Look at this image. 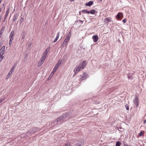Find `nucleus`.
<instances>
[{"mask_svg": "<svg viewBox=\"0 0 146 146\" xmlns=\"http://www.w3.org/2000/svg\"><path fill=\"white\" fill-rule=\"evenodd\" d=\"M85 62V61H84L82 62V64L77 66L76 67L74 68V72L75 73H77L80 70L81 68L82 69L84 68L86 66V64L84 63Z\"/></svg>", "mask_w": 146, "mask_h": 146, "instance_id": "nucleus-1", "label": "nucleus"}, {"mask_svg": "<svg viewBox=\"0 0 146 146\" xmlns=\"http://www.w3.org/2000/svg\"><path fill=\"white\" fill-rule=\"evenodd\" d=\"M39 129V128L38 127H33V128H31L29 131H27L26 133L27 134H32L33 133L37 131Z\"/></svg>", "mask_w": 146, "mask_h": 146, "instance_id": "nucleus-2", "label": "nucleus"}, {"mask_svg": "<svg viewBox=\"0 0 146 146\" xmlns=\"http://www.w3.org/2000/svg\"><path fill=\"white\" fill-rule=\"evenodd\" d=\"M61 62L62 61L60 59L58 60V62L57 63L56 65H55L53 69V72H56L58 68V67L60 65L61 63Z\"/></svg>", "mask_w": 146, "mask_h": 146, "instance_id": "nucleus-3", "label": "nucleus"}, {"mask_svg": "<svg viewBox=\"0 0 146 146\" xmlns=\"http://www.w3.org/2000/svg\"><path fill=\"white\" fill-rule=\"evenodd\" d=\"M5 48V46H3L0 50V56L1 58L2 59H3L4 58L3 55L4 54Z\"/></svg>", "mask_w": 146, "mask_h": 146, "instance_id": "nucleus-4", "label": "nucleus"}, {"mask_svg": "<svg viewBox=\"0 0 146 146\" xmlns=\"http://www.w3.org/2000/svg\"><path fill=\"white\" fill-rule=\"evenodd\" d=\"M45 58L43 56H42V57L40 59L39 62H38V67H40L42 65V64L44 62V61L45 60Z\"/></svg>", "mask_w": 146, "mask_h": 146, "instance_id": "nucleus-5", "label": "nucleus"}, {"mask_svg": "<svg viewBox=\"0 0 146 146\" xmlns=\"http://www.w3.org/2000/svg\"><path fill=\"white\" fill-rule=\"evenodd\" d=\"M84 143V141L81 140H78L77 141V143H76L75 145V146H81Z\"/></svg>", "mask_w": 146, "mask_h": 146, "instance_id": "nucleus-6", "label": "nucleus"}, {"mask_svg": "<svg viewBox=\"0 0 146 146\" xmlns=\"http://www.w3.org/2000/svg\"><path fill=\"white\" fill-rule=\"evenodd\" d=\"M66 116V114H63L62 115L59 116L56 120V122H57L62 119H64Z\"/></svg>", "mask_w": 146, "mask_h": 146, "instance_id": "nucleus-7", "label": "nucleus"}, {"mask_svg": "<svg viewBox=\"0 0 146 146\" xmlns=\"http://www.w3.org/2000/svg\"><path fill=\"white\" fill-rule=\"evenodd\" d=\"M123 17V15L122 13L119 12L116 16V18L120 20H121Z\"/></svg>", "mask_w": 146, "mask_h": 146, "instance_id": "nucleus-8", "label": "nucleus"}, {"mask_svg": "<svg viewBox=\"0 0 146 146\" xmlns=\"http://www.w3.org/2000/svg\"><path fill=\"white\" fill-rule=\"evenodd\" d=\"M71 36L70 32H69L68 33V35L65 38L64 41L68 42L70 39Z\"/></svg>", "mask_w": 146, "mask_h": 146, "instance_id": "nucleus-9", "label": "nucleus"}, {"mask_svg": "<svg viewBox=\"0 0 146 146\" xmlns=\"http://www.w3.org/2000/svg\"><path fill=\"white\" fill-rule=\"evenodd\" d=\"M139 99L138 97L137 96H136L135 97V99L134 100V103L135 105L137 107H138L139 106Z\"/></svg>", "mask_w": 146, "mask_h": 146, "instance_id": "nucleus-10", "label": "nucleus"}, {"mask_svg": "<svg viewBox=\"0 0 146 146\" xmlns=\"http://www.w3.org/2000/svg\"><path fill=\"white\" fill-rule=\"evenodd\" d=\"M92 38L94 42H97L98 39V35H94L92 37Z\"/></svg>", "mask_w": 146, "mask_h": 146, "instance_id": "nucleus-11", "label": "nucleus"}, {"mask_svg": "<svg viewBox=\"0 0 146 146\" xmlns=\"http://www.w3.org/2000/svg\"><path fill=\"white\" fill-rule=\"evenodd\" d=\"M111 21V19L110 17H108L105 18L104 21L106 23L110 22Z\"/></svg>", "mask_w": 146, "mask_h": 146, "instance_id": "nucleus-12", "label": "nucleus"}, {"mask_svg": "<svg viewBox=\"0 0 146 146\" xmlns=\"http://www.w3.org/2000/svg\"><path fill=\"white\" fill-rule=\"evenodd\" d=\"M18 15H17V13H15L13 17V21H15L17 19L18 17Z\"/></svg>", "mask_w": 146, "mask_h": 146, "instance_id": "nucleus-13", "label": "nucleus"}, {"mask_svg": "<svg viewBox=\"0 0 146 146\" xmlns=\"http://www.w3.org/2000/svg\"><path fill=\"white\" fill-rule=\"evenodd\" d=\"M94 4V2L93 1H89L88 3H86L85 4L87 6H90L91 5Z\"/></svg>", "mask_w": 146, "mask_h": 146, "instance_id": "nucleus-14", "label": "nucleus"}, {"mask_svg": "<svg viewBox=\"0 0 146 146\" xmlns=\"http://www.w3.org/2000/svg\"><path fill=\"white\" fill-rule=\"evenodd\" d=\"M48 51L47 50V49H46L43 54L42 56L46 58V56L47 54Z\"/></svg>", "mask_w": 146, "mask_h": 146, "instance_id": "nucleus-15", "label": "nucleus"}, {"mask_svg": "<svg viewBox=\"0 0 146 146\" xmlns=\"http://www.w3.org/2000/svg\"><path fill=\"white\" fill-rule=\"evenodd\" d=\"M59 34H60L59 32H58L57 33L56 36L55 38L54 39V40L53 41V42H56L57 41V40L59 38Z\"/></svg>", "mask_w": 146, "mask_h": 146, "instance_id": "nucleus-16", "label": "nucleus"}, {"mask_svg": "<svg viewBox=\"0 0 146 146\" xmlns=\"http://www.w3.org/2000/svg\"><path fill=\"white\" fill-rule=\"evenodd\" d=\"M14 32L13 31H12L10 34L9 36V37L10 39H13V37L14 35Z\"/></svg>", "mask_w": 146, "mask_h": 146, "instance_id": "nucleus-17", "label": "nucleus"}, {"mask_svg": "<svg viewBox=\"0 0 146 146\" xmlns=\"http://www.w3.org/2000/svg\"><path fill=\"white\" fill-rule=\"evenodd\" d=\"M133 75L132 74H129L127 75L129 79H132L133 78Z\"/></svg>", "mask_w": 146, "mask_h": 146, "instance_id": "nucleus-18", "label": "nucleus"}, {"mask_svg": "<svg viewBox=\"0 0 146 146\" xmlns=\"http://www.w3.org/2000/svg\"><path fill=\"white\" fill-rule=\"evenodd\" d=\"M25 31H23L22 33V39H24L25 38Z\"/></svg>", "mask_w": 146, "mask_h": 146, "instance_id": "nucleus-19", "label": "nucleus"}, {"mask_svg": "<svg viewBox=\"0 0 146 146\" xmlns=\"http://www.w3.org/2000/svg\"><path fill=\"white\" fill-rule=\"evenodd\" d=\"M67 42H65L64 40V42H63L62 44V47H64L66 46H67Z\"/></svg>", "mask_w": 146, "mask_h": 146, "instance_id": "nucleus-20", "label": "nucleus"}, {"mask_svg": "<svg viewBox=\"0 0 146 146\" xmlns=\"http://www.w3.org/2000/svg\"><path fill=\"white\" fill-rule=\"evenodd\" d=\"M96 11L94 9H93L89 11V13H90L91 14H94L95 13Z\"/></svg>", "mask_w": 146, "mask_h": 146, "instance_id": "nucleus-21", "label": "nucleus"}, {"mask_svg": "<svg viewBox=\"0 0 146 146\" xmlns=\"http://www.w3.org/2000/svg\"><path fill=\"white\" fill-rule=\"evenodd\" d=\"M144 133V131H141L140 133H139V136L140 137L142 136Z\"/></svg>", "mask_w": 146, "mask_h": 146, "instance_id": "nucleus-22", "label": "nucleus"}, {"mask_svg": "<svg viewBox=\"0 0 146 146\" xmlns=\"http://www.w3.org/2000/svg\"><path fill=\"white\" fill-rule=\"evenodd\" d=\"M9 11H10L9 7L7 8V10L6 11V14L5 15H6V16L8 15L9 13Z\"/></svg>", "mask_w": 146, "mask_h": 146, "instance_id": "nucleus-23", "label": "nucleus"}, {"mask_svg": "<svg viewBox=\"0 0 146 146\" xmlns=\"http://www.w3.org/2000/svg\"><path fill=\"white\" fill-rule=\"evenodd\" d=\"M121 142L119 141H117L116 142L115 146H120Z\"/></svg>", "mask_w": 146, "mask_h": 146, "instance_id": "nucleus-24", "label": "nucleus"}, {"mask_svg": "<svg viewBox=\"0 0 146 146\" xmlns=\"http://www.w3.org/2000/svg\"><path fill=\"white\" fill-rule=\"evenodd\" d=\"M15 69V67L14 66H13L12 68L10 70V71L9 72L11 73H12V72H13L14 70Z\"/></svg>", "mask_w": 146, "mask_h": 146, "instance_id": "nucleus-25", "label": "nucleus"}, {"mask_svg": "<svg viewBox=\"0 0 146 146\" xmlns=\"http://www.w3.org/2000/svg\"><path fill=\"white\" fill-rule=\"evenodd\" d=\"M82 12L85 13H89V11H88L86 10H83L82 11Z\"/></svg>", "mask_w": 146, "mask_h": 146, "instance_id": "nucleus-26", "label": "nucleus"}, {"mask_svg": "<svg viewBox=\"0 0 146 146\" xmlns=\"http://www.w3.org/2000/svg\"><path fill=\"white\" fill-rule=\"evenodd\" d=\"M13 39H10L9 42V46H10L12 44V42Z\"/></svg>", "mask_w": 146, "mask_h": 146, "instance_id": "nucleus-27", "label": "nucleus"}, {"mask_svg": "<svg viewBox=\"0 0 146 146\" xmlns=\"http://www.w3.org/2000/svg\"><path fill=\"white\" fill-rule=\"evenodd\" d=\"M5 29V27H3L1 29V30L0 31V34H1L2 33V32Z\"/></svg>", "mask_w": 146, "mask_h": 146, "instance_id": "nucleus-28", "label": "nucleus"}, {"mask_svg": "<svg viewBox=\"0 0 146 146\" xmlns=\"http://www.w3.org/2000/svg\"><path fill=\"white\" fill-rule=\"evenodd\" d=\"M12 74V73H11L10 72H9L7 75L6 77V79H7Z\"/></svg>", "mask_w": 146, "mask_h": 146, "instance_id": "nucleus-29", "label": "nucleus"}, {"mask_svg": "<svg viewBox=\"0 0 146 146\" xmlns=\"http://www.w3.org/2000/svg\"><path fill=\"white\" fill-rule=\"evenodd\" d=\"M54 72H53L52 71V72L51 73L49 77H50V78H51L52 77V76L54 74Z\"/></svg>", "mask_w": 146, "mask_h": 146, "instance_id": "nucleus-30", "label": "nucleus"}, {"mask_svg": "<svg viewBox=\"0 0 146 146\" xmlns=\"http://www.w3.org/2000/svg\"><path fill=\"white\" fill-rule=\"evenodd\" d=\"M77 22H78L79 23H80L81 24H82L83 23V21L80 20H78Z\"/></svg>", "mask_w": 146, "mask_h": 146, "instance_id": "nucleus-31", "label": "nucleus"}, {"mask_svg": "<svg viewBox=\"0 0 146 146\" xmlns=\"http://www.w3.org/2000/svg\"><path fill=\"white\" fill-rule=\"evenodd\" d=\"M122 21L123 23H125L127 21L126 19H124Z\"/></svg>", "mask_w": 146, "mask_h": 146, "instance_id": "nucleus-32", "label": "nucleus"}, {"mask_svg": "<svg viewBox=\"0 0 146 146\" xmlns=\"http://www.w3.org/2000/svg\"><path fill=\"white\" fill-rule=\"evenodd\" d=\"M125 107H126V109L127 110H129V107L128 106L126 105L125 106Z\"/></svg>", "mask_w": 146, "mask_h": 146, "instance_id": "nucleus-33", "label": "nucleus"}, {"mask_svg": "<svg viewBox=\"0 0 146 146\" xmlns=\"http://www.w3.org/2000/svg\"><path fill=\"white\" fill-rule=\"evenodd\" d=\"M23 18H22L20 20V23H21L23 21Z\"/></svg>", "mask_w": 146, "mask_h": 146, "instance_id": "nucleus-34", "label": "nucleus"}, {"mask_svg": "<svg viewBox=\"0 0 146 146\" xmlns=\"http://www.w3.org/2000/svg\"><path fill=\"white\" fill-rule=\"evenodd\" d=\"M70 144L67 143L65 145V146H70Z\"/></svg>", "mask_w": 146, "mask_h": 146, "instance_id": "nucleus-35", "label": "nucleus"}, {"mask_svg": "<svg viewBox=\"0 0 146 146\" xmlns=\"http://www.w3.org/2000/svg\"><path fill=\"white\" fill-rule=\"evenodd\" d=\"M4 100V99H1L0 100V104Z\"/></svg>", "mask_w": 146, "mask_h": 146, "instance_id": "nucleus-36", "label": "nucleus"}, {"mask_svg": "<svg viewBox=\"0 0 146 146\" xmlns=\"http://www.w3.org/2000/svg\"><path fill=\"white\" fill-rule=\"evenodd\" d=\"M124 146H132L130 145H129L127 144H124Z\"/></svg>", "mask_w": 146, "mask_h": 146, "instance_id": "nucleus-37", "label": "nucleus"}, {"mask_svg": "<svg viewBox=\"0 0 146 146\" xmlns=\"http://www.w3.org/2000/svg\"><path fill=\"white\" fill-rule=\"evenodd\" d=\"M146 123V120H144L143 121V124H145Z\"/></svg>", "mask_w": 146, "mask_h": 146, "instance_id": "nucleus-38", "label": "nucleus"}, {"mask_svg": "<svg viewBox=\"0 0 146 146\" xmlns=\"http://www.w3.org/2000/svg\"><path fill=\"white\" fill-rule=\"evenodd\" d=\"M7 16H6V15H5V17L4 18V19L5 20L6 19V18H7Z\"/></svg>", "mask_w": 146, "mask_h": 146, "instance_id": "nucleus-39", "label": "nucleus"}, {"mask_svg": "<svg viewBox=\"0 0 146 146\" xmlns=\"http://www.w3.org/2000/svg\"><path fill=\"white\" fill-rule=\"evenodd\" d=\"M4 6H5V5H4V4H3V7H3V8H4V9H5V7H4Z\"/></svg>", "mask_w": 146, "mask_h": 146, "instance_id": "nucleus-40", "label": "nucleus"}, {"mask_svg": "<svg viewBox=\"0 0 146 146\" xmlns=\"http://www.w3.org/2000/svg\"><path fill=\"white\" fill-rule=\"evenodd\" d=\"M50 46H49V47L48 48V49H47V50H48V51H49V49H50Z\"/></svg>", "mask_w": 146, "mask_h": 146, "instance_id": "nucleus-41", "label": "nucleus"}, {"mask_svg": "<svg viewBox=\"0 0 146 146\" xmlns=\"http://www.w3.org/2000/svg\"><path fill=\"white\" fill-rule=\"evenodd\" d=\"M118 129H121V127H118Z\"/></svg>", "mask_w": 146, "mask_h": 146, "instance_id": "nucleus-42", "label": "nucleus"}, {"mask_svg": "<svg viewBox=\"0 0 146 146\" xmlns=\"http://www.w3.org/2000/svg\"><path fill=\"white\" fill-rule=\"evenodd\" d=\"M1 16H0V21H1Z\"/></svg>", "mask_w": 146, "mask_h": 146, "instance_id": "nucleus-43", "label": "nucleus"}, {"mask_svg": "<svg viewBox=\"0 0 146 146\" xmlns=\"http://www.w3.org/2000/svg\"><path fill=\"white\" fill-rule=\"evenodd\" d=\"M70 1H74V0H70Z\"/></svg>", "mask_w": 146, "mask_h": 146, "instance_id": "nucleus-44", "label": "nucleus"}, {"mask_svg": "<svg viewBox=\"0 0 146 146\" xmlns=\"http://www.w3.org/2000/svg\"><path fill=\"white\" fill-rule=\"evenodd\" d=\"M79 14H80V12H79Z\"/></svg>", "mask_w": 146, "mask_h": 146, "instance_id": "nucleus-45", "label": "nucleus"}, {"mask_svg": "<svg viewBox=\"0 0 146 146\" xmlns=\"http://www.w3.org/2000/svg\"><path fill=\"white\" fill-rule=\"evenodd\" d=\"M100 1H102V0H100Z\"/></svg>", "mask_w": 146, "mask_h": 146, "instance_id": "nucleus-46", "label": "nucleus"}]
</instances>
